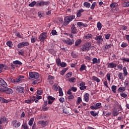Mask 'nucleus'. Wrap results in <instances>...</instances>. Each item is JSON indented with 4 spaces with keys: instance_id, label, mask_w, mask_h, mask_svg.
Returning a JSON list of instances; mask_svg holds the SVG:
<instances>
[{
    "instance_id": "obj_1",
    "label": "nucleus",
    "mask_w": 129,
    "mask_h": 129,
    "mask_svg": "<svg viewBox=\"0 0 129 129\" xmlns=\"http://www.w3.org/2000/svg\"><path fill=\"white\" fill-rule=\"evenodd\" d=\"M74 19H75V16L74 15L65 17L64 18L63 26H67V25H69V24H70Z\"/></svg>"
},
{
    "instance_id": "obj_2",
    "label": "nucleus",
    "mask_w": 129,
    "mask_h": 129,
    "mask_svg": "<svg viewBox=\"0 0 129 129\" xmlns=\"http://www.w3.org/2000/svg\"><path fill=\"white\" fill-rule=\"evenodd\" d=\"M90 44H89L88 42L85 43L83 45L82 48H81V50L83 52H85V51H87V52H88L90 50Z\"/></svg>"
},
{
    "instance_id": "obj_3",
    "label": "nucleus",
    "mask_w": 129,
    "mask_h": 129,
    "mask_svg": "<svg viewBox=\"0 0 129 129\" xmlns=\"http://www.w3.org/2000/svg\"><path fill=\"white\" fill-rule=\"evenodd\" d=\"M30 43L28 41H23L22 42L19 43L17 45L18 48H24V47H27V46H29Z\"/></svg>"
},
{
    "instance_id": "obj_4",
    "label": "nucleus",
    "mask_w": 129,
    "mask_h": 129,
    "mask_svg": "<svg viewBox=\"0 0 129 129\" xmlns=\"http://www.w3.org/2000/svg\"><path fill=\"white\" fill-rule=\"evenodd\" d=\"M29 76L31 78H34V79H38L40 77L39 73L37 72H30Z\"/></svg>"
},
{
    "instance_id": "obj_5",
    "label": "nucleus",
    "mask_w": 129,
    "mask_h": 129,
    "mask_svg": "<svg viewBox=\"0 0 129 129\" xmlns=\"http://www.w3.org/2000/svg\"><path fill=\"white\" fill-rule=\"evenodd\" d=\"M47 38V32H44L41 33L39 37L40 42H44L45 39Z\"/></svg>"
},
{
    "instance_id": "obj_6",
    "label": "nucleus",
    "mask_w": 129,
    "mask_h": 129,
    "mask_svg": "<svg viewBox=\"0 0 129 129\" xmlns=\"http://www.w3.org/2000/svg\"><path fill=\"white\" fill-rule=\"evenodd\" d=\"M64 43H65L67 45H69L70 46H72L73 44H74V39H70L69 38H67L66 40L63 41Z\"/></svg>"
},
{
    "instance_id": "obj_7",
    "label": "nucleus",
    "mask_w": 129,
    "mask_h": 129,
    "mask_svg": "<svg viewBox=\"0 0 129 129\" xmlns=\"http://www.w3.org/2000/svg\"><path fill=\"white\" fill-rule=\"evenodd\" d=\"M12 123L15 128H18L21 126V122L18 121L17 120H14L12 121Z\"/></svg>"
},
{
    "instance_id": "obj_8",
    "label": "nucleus",
    "mask_w": 129,
    "mask_h": 129,
    "mask_svg": "<svg viewBox=\"0 0 129 129\" xmlns=\"http://www.w3.org/2000/svg\"><path fill=\"white\" fill-rule=\"evenodd\" d=\"M15 90L16 91H17V92H18V93L24 94L25 92L24 91V87L20 86H18L15 87Z\"/></svg>"
},
{
    "instance_id": "obj_9",
    "label": "nucleus",
    "mask_w": 129,
    "mask_h": 129,
    "mask_svg": "<svg viewBox=\"0 0 129 129\" xmlns=\"http://www.w3.org/2000/svg\"><path fill=\"white\" fill-rule=\"evenodd\" d=\"M38 124H41V126L43 127H45V126L48 125L49 122H48V121L39 120L38 121Z\"/></svg>"
},
{
    "instance_id": "obj_10",
    "label": "nucleus",
    "mask_w": 129,
    "mask_h": 129,
    "mask_svg": "<svg viewBox=\"0 0 129 129\" xmlns=\"http://www.w3.org/2000/svg\"><path fill=\"white\" fill-rule=\"evenodd\" d=\"M71 33L74 34V35H75V34H77V29H76V26L74 24H73L71 27Z\"/></svg>"
},
{
    "instance_id": "obj_11",
    "label": "nucleus",
    "mask_w": 129,
    "mask_h": 129,
    "mask_svg": "<svg viewBox=\"0 0 129 129\" xmlns=\"http://www.w3.org/2000/svg\"><path fill=\"white\" fill-rule=\"evenodd\" d=\"M117 66V64L114 62L108 63L107 68L114 69Z\"/></svg>"
},
{
    "instance_id": "obj_12",
    "label": "nucleus",
    "mask_w": 129,
    "mask_h": 129,
    "mask_svg": "<svg viewBox=\"0 0 129 129\" xmlns=\"http://www.w3.org/2000/svg\"><path fill=\"white\" fill-rule=\"evenodd\" d=\"M117 4L116 3H112L110 5V8L112 10V11H117Z\"/></svg>"
},
{
    "instance_id": "obj_13",
    "label": "nucleus",
    "mask_w": 129,
    "mask_h": 129,
    "mask_svg": "<svg viewBox=\"0 0 129 129\" xmlns=\"http://www.w3.org/2000/svg\"><path fill=\"white\" fill-rule=\"evenodd\" d=\"M24 78H25V76H19L17 79V83H22L24 81Z\"/></svg>"
},
{
    "instance_id": "obj_14",
    "label": "nucleus",
    "mask_w": 129,
    "mask_h": 129,
    "mask_svg": "<svg viewBox=\"0 0 129 129\" xmlns=\"http://www.w3.org/2000/svg\"><path fill=\"white\" fill-rule=\"evenodd\" d=\"M4 92L7 93V94H11L13 93V89L5 87Z\"/></svg>"
},
{
    "instance_id": "obj_15",
    "label": "nucleus",
    "mask_w": 129,
    "mask_h": 129,
    "mask_svg": "<svg viewBox=\"0 0 129 129\" xmlns=\"http://www.w3.org/2000/svg\"><path fill=\"white\" fill-rule=\"evenodd\" d=\"M100 63V58L97 59L96 57L92 59V64H99Z\"/></svg>"
},
{
    "instance_id": "obj_16",
    "label": "nucleus",
    "mask_w": 129,
    "mask_h": 129,
    "mask_svg": "<svg viewBox=\"0 0 129 129\" xmlns=\"http://www.w3.org/2000/svg\"><path fill=\"white\" fill-rule=\"evenodd\" d=\"M0 85L3 87H7V83L2 78H0Z\"/></svg>"
},
{
    "instance_id": "obj_17",
    "label": "nucleus",
    "mask_w": 129,
    "mask_h": 129,
    "mask_svg": "<svg viewBox=\"0 0 129 129\" xmlns=\"http://www.w3.org/2000/svg\"><path fill=\"white\" fill-rule=\"evenodd\" d=\"M95 40L97 41L98 43H101L102 42V36L101 35L97 36L95 38Z\"/></svg>"
},
{
    "instance_id": "obj_18",
    "label": "nucleus",
    "mask_w": 129,
    "mask_h": 129,
    "mask_svg": "<svg viewBox=\"0 0 129 129\" xmlns=\"http://www.w3.org/2000/svg\"><path fill=\"white\" fill-rule=\"evenodd\" d=\"M84 12V10L83 9H80L77 12V17L78 18H80L82 16V14L81 13H83Z\"/></svg>"
},
{
    "instance_id": "obj_19",
    "label": "nucleus",
    "mask_w": 129,
    "mask_h": 129,
    "mask_svg": "<svg viewBox=\"0 0 129 129\" xmlns=\"http://www.w3.org/2000/svg\"><path fill=\"white\" fill-rule=\"evenodd\" d=\"M87 69V67H86V66H85V64H82L79 71H80V72H82L83 71H84V70H85V71H86V69Z\"/></svg>"
},
{
    "instance_id": "obj_20",
    "label": "nucleus",
    "mask_w": 129,
    "mask_h": 129,
    "mask_svg": "<svg viewBox=\"0 0 129 129\" xmlns=\"http://www.w3.org/2000/svg\"><path fill=\"white\" fill-rule=\"evenodd\" d=\"M84 99L86 102H88L89 101V94L86 93L84 96Z\"/></svg>"
},
{
    "instance_id": "obj_21",
    "label": "nucleus",
    "mask_w": 129,
    "mask_h": 129,
    "mask_svg": "<svg viewBox=\"0 0 129 129\" xmlns=\"http://www.w3.org/2000/svg\"><path fill=\"white\" fill-rule=\"evenodd\" d=\"M59 87H60V86H58L57 84L55 83L54 85L52 86V89L55 91H58V89H59Z\"/></svg>"
},
{
    "instance_id": "obj_22",
    "label": "nucleus",
    "mask_w": 129,
    "mask_h": 129,
    "mask_svg": "<svg viewBox=\"0 0 129 129\" xmlns=\"http://www.w3.org/2000/svg\"><path fill=\"white\" fill-rule=\"evenodd\" d=\"M124 2L122 4V7L123 8H128L129 7V1H127V0H124Z\"/></svg>"
},
{
    "instance_id": "obj_23",
    "label": "nucleus",
    "mask_w": 129,
    "mask_h": 129,
    "mask_svg": "<svg viewBox=\"0 0 129 129\" xmlns=\"http://www.w3.org/2000/svg\"><path fill=\"white\" fill-rule=\"evenodd\" d=\"M124 76H123V74L122 73H119L118 75V77L120 80H124Z\"/></svg>"
},
{
    "instance_id": "obj_24",
    "label": "nucleus",
    "mask_w": 129,
    "mask_h": 129,
    "mask_svg": "<svg viewBox=\"0 0 129 129\" xmlns=\"http://www.w3.org/2000/svg\"><path fill=\"white\" fill-rule=\"evenodd\" d=\"M77 25L79 27H85V28L88 26L87 24H83V22H78L77 23Z\"/></svg>"
},
{
    "instance_id": "obj_25",
    "label": "nucleus",
    "mask_w": 129,
    "mask_h": 129,
    "mask_svg": "<svg viewBox=\"0 0 129 129\" xmlns=\"http://www.w3.org/2000/svg\"><path fill=\"white\" fill-rule=\"evenodd\" d=\"M125 90H126L125 87H121L118 89L117 91L118 92H124Z\"/></svg>"
},
{
    "instance_id": "obj_26",
    "label": "nucleus",
    "mask_w": 129,
    "mask_h": 129,
    "mask_svg": "<svg viewBox=\"0 0 129 129\" xmlns=\"http://www.w3.org/2000/svg\"><path fill=\"white\" fill-rule=\"evenodd\" d=\"M34 101H35V99H30L25 100V103H28V104H30V103H33Z\"/></svg>"
},
{
    "instance_id": "obj_27",
    "label": "nucleus",
    "mask_w": 129,
    "mask_h": 129,
    "mask_svg": "<svg viewBox=\"0 0 129 129\" xmlns=\"http://www.w3.org/2000/svg\"><path fill=\"white\" fill-rule=\"evenodd\" d=\"M82 42V40L81 39H77L75 42V46L77 47V46H79V45H80V44H81Z\"/></svg>"
},
{
    "instance_id": "obj_28",
    "label": "nucleus",
    "mask_w": 129,
    "mask_h": 129,
    "mask_svg": "<svg viewBox=\"0 0 129 129\" xmlns=\"http://www.w3.org/2000/svg\"><path fill=\"white\" fill-rule=\"evenodd\" d=\"M0 101L2 103H9V100H6V99L3 97H0Z\"/></svg>"
},
{
    "instance_id": "obj_29",
    "label": "nucleus",
    "mask_w": 129,
    "mask_h": 129,
    "mask_svg": "<svg viewBox=\"0 0 129 129\" xmlns=\"http://www.w3.org/2000/svg\"><path fill=\"white\" fill-rule=\"evenodd\" d=\"M83 6L84 7H85V8H87L88 9H89V8L91 7V5L88 2H84L83 4Z\"/></svg>"
},
{
    "instance_id": "obj_30",
    "label": "nucleus",
    "mask_w": 129,
    "mask_h": 129,
    "mask_svg": "<svg viewBox=\"0 0 129 129\" xmlns=\"http://www.w3.org/2000/svg\"><path fill=\"white\" fill-rule=\"evenodd\" d=\"M92 80H93V81H96L97 82V83H99V82H100V79H99V78H97V77L93 76Z\"/></svg>"
},
{
    "instance_id": "obj_31",
    "label": "nucleus",
    "mask_w": 129,
    "mask_h": 129,
    "mask_svg": "<svg viewBox=\"0 0 129 129\" xmlns=\"http://www.w3.org/2000/svg\"><path fill=\"white\" fill-rule=\"evenodd\" d=\"M119 114V112L117 110H113L112 111V115L113 116H117Z\"/></svg>"
},
{
    "instance_id": "obj_32",
    "label": "nucleus",
    "mask_w": 129,
    "mask_h": 129,
    "mask_svg": "<svg viewBox=\"0 0 129 129\" xmlns=\"http://www.w3.org/2000/svg\"><path fill=\"white\" fill-rule=\"evenodd\" d=\"M116 88H117V87L115 85H112L111 86V90L113 93H116Z\"/></svg>"
},
{
    "instance_id": "obj_33",
    "label": "nucleus",
    "mask_w": 129,
    "mask_h": 129,
    "mask_svg": "<svg viewBox=\"0 0 129 129\" xmlns=\"http://www.w3.org/2000/svg\"><path fill=\"white\" fill-rule=\"evenodd\" d=\"M124 85L125 86L124 87L127 88V90H129V81H125L124 82Z\"/></svg>"
},
{
    "instance_id": "obj_34",
    "label": "nucleus",
    "mask_w": 129,
    "mask_h": 129,
    "mask_svg": "<svg viewBox=\"0 0 129 129\" xmlns=\"http://www.w3.org/2000/svg\"><path fill=\"white\" fill-rule=\"evenodd\" d=\"M97 28L98 30V31H100L102 28V24H101V23L98 22L97 24Z\"/></svg>"
},
{
    "instance_id": "obj_35",
    "label": "nucleus",
    "mask_w": 129,
    "mask_h": 129,
    "mask_svg": "<svg viewBox=\"0 0 129 129\" xmlns=\"http://www.w3.org/2000/svg\"><path fill=\"white\" fill-rule=\"evenodd\" d=\"M37 7H44V1H41L40 2L37 3Z\"/></svg>"
},
{
    "instance_id": "obj_36",
    "label": "nucleus",
    "mask_w": 129,
    "mask_h": 129,
    "mask_svg": "<svg viewBox=\"0 0 129 129\" xmlns=\"http://www.w3.org/2000/svg\"><path fill=\"white\" fill-rule=\"evenodd\" d=\"M55 62L58 66V67H60V64H61V59L60 58H56Z\"/></svg>"
},
{
    "instance_id": "obj_37",
    "label": "nucleus",
    "mask_w": 129,
    "mask_h": 129,
    "mask_svg": "<svg viewBox=\"0 0 129 129\" xmlns=\"http://www.w3.org/2000/svg\"><path fill=\"white\" fill-rule=\"evenodd\" d=\"M120 28L121 31H125V30L127 29V26L125 25H121Z\"/></svg>"
},
{
    "instance_id": "obj_38",
    "label": "nucleus",
    "mask_w": 129,
    "mask_h": 129,
    "mask_svg": "<svg viewBox=\"0 0 129 129\" xmlns=\"http://www.w3.org/2000/svg\"><path fill=\"white\" fill-rule=\"evenodd\" d=\"M58 91H59V96H63V90L60 87H59Z\"/></svg>"
},
{
    "instance_id": "obj_39",
    "label": "nucleus",
    "mask_w": 129,
    "mask_h": 129,
    "mask_svg": "<svg viewBox=\"0 0 129 129\" xmlns=\"http://www.w3.org/2000/svg\"><path fill=\"white\" fill-rule=\"evenodd\" d=\"M123 72L124 77H125V76H127V71H126V68L124 67L123 68Z\"/></svg>"
},
{
    "instance_id": "obj_40",
    "label": "nucleus",
    "mask_w": 129,
    "mask_h": 129,
    "mask_svg": "<svg viewBox=\"0 0 129 129\" xmlns=\"http://www.w3.org/2000/svg\"><path fill=\"white\" fill-rule=\"evenodd\" d=\"M33 123H34V118H31L28 122V124L29 125H30V126H32V125H33Z\"/></svg>"
},
{
    "instance_id": "obj_41",
    "label": "nucleus",
    "mask_w": 129,
    "mask_h": 129,
    "mask_svg": "<svg viewBox=\"0 0 129 129\" xmlns=\"http://www.w3.org/2000/svg\"><path fill=\"white\" fill-rule=\"evenodd\" d=\"M13 64H15L16 65H23V63H22L20 60L14 61Z\"/></svg>"
},
{
    "instance_id": "obj_42",
    "label": "nucleus",
    "mask_w": 129,
    "mask_h": 129,
    "mask_svg": "<svg viewBox=\"0 0 129 129\" xmlns=\"http://www.w3.org/2000/svg\"><path fill=\"white\" fill-rule=\"evenodd\" d=\"M67 70H68V68L63 69L62 70V71H61L60 75H64V74H65V73H66V71H67Z\"/></svg>"
},
{
    "instance_id": "obj_43",
    "label": "nucleus",
    "mask_w": 129,
    "mask_h": 129,
    "mask_svg": "<svg viewBox=\"0 0 129 129\" xmlns=\"http://www.w3.org/2000/svg\"><path fill=\"white\" fill-rule=\"evenodd\" d=\"M120 60L122 61L123 63H124V62H126L127 63H128L129 62V58H125L124 57L123 58H120Z\"/></svg>"
},
{
    "instance_id": "obj_44",
    "label": "nucleus",
    "mask_w": 129,
    "mask_h": 129,
    "mask_svg": "<svg viewBox=\"0 0 129 129\" xmlns=\"http://www.w3.org/2000/svg\"><path fill=\"white\" fill-rule=\"evenodd\" d=\"M111 44H108L105 46V49L104 51H106V50H109L110 48H111Z\"/></svg>"
},
{
    "instance_id": "obj_45",
    "label": "nucleus",
    "mask_w": 129,
    "mask_h": 129,
    "mask_svg": "<svg viewBox=\"0 0 129 129\" xmlns=\"http://www.w3.org/2000/svg\"><path fill=\"white\" fill-rule=\"evenodd\" d=\"M111 75V74L110 73H107L106 77V78L108 80V81H109V82H110V80H111V79H110V76Z\"/></svg>"
},
{
    "instance_id": "obj_46",
    "label": "nucleus",
    "mask_w": 129,
    "mask_h": 129,
    "mask_svg": "<svg viewBox=\"0 0 129 129\" xmlns=\"http://www.w3.org/2000/svg\"><path fill=\"white\" fill-rule=\"evenodd\" d=\"M120 95L121 97H123V98H125L127 97V95L124 92H122L120 94Z\"/></svg>"
},
{
    "instance_id": "obj_47",
    "label": "nucleus",
    "mask_w": 129,
    "mask_h": 129,
    "mask_svg": "<svg viewBox=\"0 0 129 129\" xmlns=\"http://www.w3.org/2000/svg\"><path fill=\"white\" fill-rule=\"evenodd\" d=\"M6 44L7 45V46H8V47H9V48H12L13 47V45H12V41H8L6 43Z\"/></svg>"
},
{
    "instance_id": "obj_48",
    "label": "nucleus",
    "mask_w": 129,
    "mask_h": 129,
    "mask_svg": "<svg viewBox=\"0 0 129 129\" xmlns=\"http://www.w3.org/2000/svg\"><path fill=\"white\" fill-rule=\"evenodd\" d=\"M59 66H60V67H62V68H64V67H66V66H67V64H66V62L62 61L59 64Z\"/></svg>"
},
{
    "instance_id": "obj_49",
    "label": "nucleus",
    "mask_w": 129,
    "mask_h": 129,
    "mask_svg": "<svg viewBox=\"0 0 129 129\" xmlns=\"http://www.w3.org/2000/svg\"><path fill=\"white\" fill-rule=\"evenodd\" d=\"M35 5H37V2L36 1H33L31 3L29 4V7H34Z\"/></svg>"
},
{
    "instance_id": "obj_50",
    "label": "nucleus",
    "mask_w": 129,
    "mask_h": 129,
    "mask_svg": "<svg viewBox=\"0 0 129 129\" xmlns=\"http://www.w3.org/2000/svg\"><path fill=\"white\" fill-rule=\"evenodd\" d=\"M82 101V99H81V97H78L77 101V104L78 105L80 104V103Z\"/></svg>"
},
{
    "instance_id": "obj_51",
    "label": "nucleus",
    "mask_w": 129,
    "mask_h": 129,
    "mask_svg": "<svg viewBox=\"0 0 129 129\" xmlns=\"http://www.w3.org/2000/svg\"><path fill=\"white\" fill-rule=\"evenodd\" d=\"M40 83V80H36L32 82L33 85H36V84H39Z\"/></svg>"
},
{
    "instance_id": "obj_52",
    "label": "nucleus",
    "mask_w": 129,
    "mask_h": 129,
    "mask_svg": "<svg viewBox=\"0 0 129 129\" xmlns=\"http://www.w3.org/2000/svg\"><path fill=\"white\" fill-rule=\"evenodd\" d=\"M96 6V2H94L92 4L91 6L90 7L91 10H94V8H95Z\"/></svg>"
},
{
    "instance_id": "obj_53",
    "label": "nucleus",
    "mask_w": 129,
    "mask_h": 129,
    "mask_svg": "<svg viewBox=\"0 0 129 129\" xmlns=\"http://www.w3.org/2000/svg\"><path fill=\"white\" fill-rule=\"evenodd\" d=\"M128 46V44L125 42H122V43L121 45V47L122 48H125V47H127Z\"/></svg>"
},
{
    "instance_id": "obj_54",
    "label": "nucleus",
    "mask_w": 129,
    "mask_h": 129,
    "mask_svg": "<svg viewBox=\"0 0 129 129\" xmlns=\"http://www.w3.org/2000/svg\"><path fill=\"white\" fill-rule=\"evenodd\" d=\"M97 109L100 108V106H101V103H97L95 105Z\"/></svg>"
},
{
    "instance_id": "obj_55",
    "label": "nucleus",
    "mask_w": 129,
    "mask_h": 129,
    "mask_svg": "<svg viewBox=\"0 0 129 129\" xmlns=\"http://www.w3.org/2000/svg\"><path fill=\"white\" fill-rule=\"evenodd\" d=\"M85 39H91L92 38V34H89L85 36Z\"/></svg>"
},
{
    "instance_id": "obj_56",
    "label": "nucleus",
    "mask_w": 129,
    "mask_h": 129,
    "mask_svg": "<svg viewBox=\"0 0 129 129\" xmlns=\"http://www.w3.org/2000/svg\"><path fill=\"white\" fill-rule=\"evenodd\" d=\"M62 111L63 113H65V114H68V113H69V110L67 109V108L63 109Z\"/></svg>"
},
{
    "instance_id": "obj_57",
    "label": "nucleus",
    "mask_w": 129,
    "mask_h": 129,
    "mask_svg": "<svg viewBox=\"0 0 129 129\" xmlns=\"http://www.w3.org/2000/svg\"><path fill=\"white\" fill-rule=\"evenodd\" d=\"M90 114H91V115H92V116H96V115H97V113H95V112L94 111H90Z\"/></svg>"
},
{
    "instance_id": "obj_58",
    "label": "nucleus",
    "mask_w": 129,
    "mask_h": 129,
    "mask_svg": "<svg viewBox=\"0 0 129 129\" xmlns=\"http://www.w3.org/2000/svg\"><path fill=\"white\" fill-rule=\"evenodd\" d=\"M75 80H76V78L73 77L69 79V81L71 83L75 82Z\"/></svg>"
},
{
    "instance_id": "obj_59",
    "label": "nucleus",
    "mask_w": 129,
    "mask_h": 129,
    "mask_svg": "<svg viewBox=\"0 0 129 129\" xmlns=\"http://www.w3.org/2000/svg\"><path fill=\"white\" fill-rule=\"evenodd\" d=\"M51 34L52 36H57V31L53 29L51 31Z\"/></svg>"
},
{
    "instance_id": "obj_60",
    "label": "nucleus",
    "mask_w": 129,
    "mask_h": 129,
    "mask_svg": "<svg viewBox=\"0 0 129 129\" xmlns=\"http://www.w3.org/2000/svg\"><path fill=\"white\" fill-rule=\"evenodd\" d=\"M72 76V72L69 73L66 75V78H69Z\"/></svg>"
},
{
    "instance_id": "obj_61",
    "label": "nucleus",
    "mask_w": 129,
    "mask_h": 129,
    "mask_svg": "<svg viewBox=\"0 0 129 129\" xmlns=\"http://www.w3.org/2000/svg\"><path fill=\"white\" fill-rule=\"evenodd\" d=\"M0 120L3 122H5V121H7V118L5 116L2 117L0 118Z\"/></svg>"
},
{
    "instance_id": "obj_62",
    "label": "nucleus",
    "mask_w": 129,
    "mask_h": 129,
    "mask_svg": "<svg viewBox=\"0 0 129 129\" xmlns=\"http://www.w3.org/2000/svg\"><path fill=\"white\" fill-rule=\"evenodd\" d=\"M37 93L39 95H42V94H43V90H38L37 91Z\"/></svg>"
},
{
    "instance_id": "obj_63",
    "label": "nucleus",
    "mask_w": 129,
    "mask_h": 129,
    "mask_svg": "<svg viewBox=\"0 0 129 129\" xmlns=\"http://www.w3.org/2000/svg\"><path fill=\"white\" fill-rule=\"evenodd\" d=\"M43 4L44 6H49V5H50V1H47V2H44L43 1Z\"/></svg>"
},
{
    "instance_id": "obj_64",
    "label": "nucleus",
    "mask_w": 129,
    "mask_h": 129,
    "mask_svg": "<svg viewBox=\"0 0 129 129\" xmlns=\"http://www.w3.org/2000/svg\"><path fill=\"white\" fill-rule=\"evenodd\" d=\"M48 100H55V98L51 96H49L48 97Z\"/></svg>"
}]
</instances>
